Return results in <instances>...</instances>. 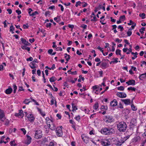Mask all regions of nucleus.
Wrapping results in <instances>:
<instances>
[{
  "mask_svg": "<svg viewBox=\"0 0 146 146\" xmlns=\"http://www.w3.org/2000/svg\"><path fill=\"white\" fill-rule=\"evenodd\" d=\"M117 129L120 132H124L126 130L127 126L125 122H121L117 124Z\"/></svg>",
  "mask_w": 146,
  "mask_h": 146,
  "instance_id": "nucleus-1",
  "label": "nucleus"
},
{
  "mask_svg": "<svg viewBox=\"0 0 146 146\" xmlns=\"http://www.w3.org/2000/svg\"><path fill=\"white\" fill-rule=\"evenodd\" d=\"M114 132V130L112 128L104 127L102 128L101 130V133L105 135L112 134Z\"/></svg>",
  "mask_w": 146,
  "mask_h": 146,
  "instance_id": "nucleus-2",
  "label": "nucleus"
},
{
  "mask_svg": "<svg viewBox=\"0 0 146 146\" xmlns=\"http://www.w3.org/2000/svg\"><path fill=\"white\" fill-rule=\"evenodd\" d=\"M47 118L46 119V121L47 124V126L49 128L52 130H54L55 129V126L53 124L52 121L51 120L49 119L47 122Z\"/></svg>",
  "mask_w": 146,
  "mask_h": 146,
  "instance_id": "nucleus-3",
  "label": "nucleus"
},
{
  "mask_svg": "<svg viewBox=\"0 0 146 146\" xmlns=\"http://www.w3.org/2000/svg\"><path fill=\"white\" fill-rule=\"evenodd\" d=\"M42 131L40 130H36L35 133V138L36 139L41 138L42 137Z\"/></svg>",
  "mask_w": 146,
  "mask_h": 146,
  "instance_id": "nucleus-4",
  "label": "nucleus"
},
{
  "mask_svg": "<svg viewBox=\"0 0 146 146\" xmlns=\"http://www.w3.org/2000/svg\"><path fill=\"white\" fill-rule=\"evenodd\" d=\"M62 126L60 127H57L56 128V135L58 137H61L63 135V132L62 130Z\"/></svg>",
  "mask_w": 146,
  "mask_h": 146,
  "instance_id": "nucleus-5",
  "label": "nucleus"
},
{
  "mask_svg": "<svg viewBox=\"0 0 146 146\" xmlns=\"http://www.w3.org/2000/svg\"><path fill=\"white\" fill-rule=\"evenodd\" d=\"M101 143L103 146H108L110 144V142H108L107 139L105 140L104 141L101 140Z\"/></svg>",
  "mask_w": 146,
  "mask_h": 146,
  "instance_id": "nucleus-6",
  "label": "nucleus"
},
{
  "mask_svg": "<svg viewBox=\"0 0 146 146\" xmlns=\"http://www.w3.org/2000/svg\"><path fill=\"white\" fill-rule=\"evenodd\" d=\"M117 96L121 98H125L127 95L125 93L123 92H118L116 94Z\"/></svg>",
  "mask_w": 146,
  "mask_h": 146,
  "instance_id": "nucleus-7",
  "label": "nucleus"
},
{
  "mask_svg": "<svg viewBox=\"0 0 146 146\" xmlns=\"http://www.w3.org/2000/svg\"><path fill=\"white\" fill-rule=\"evenodd\" d=\"M20 40L22 43L23 44L25 45V46H29L31 45L30 43L29 42L27 41L25 39L23 38H21Z\"/></svg>",
  "mask_w": 146,
  "mask_h": 146,
  "instance_id": "nucleus-8",
  "label": "nucleus"
},
{
  "mask_svg": "<svg viewBox=\"0 0 146 146\" xmlns=\"http://www.w3.org/2000/svg\"><path fill=\"white\" fill-rule=\"evenodd\" d=\"M106 119V122L110 123L113 121V117L112 116L109 115H107L105 116Z\"/></svg>",
  "mask_w": 146,
  "mask_h": 146,
  "instance_id": "nucleus-9",
  "label": "nucleus"
},
{
  "mask_svg": "<svg viewBox=\"0 0 146 146\" xmlns=\"http://www.w3.org/2000/svg\"><path fill=\"white\" fill-rule=\"evenodd\" d=\"M82 138L83 141L86 143H87L88 142L89 137L85 136L84 135H82Z\"/></svg>",
  "mask_w": 146,
  "mask_h": 146,
  "instance_id": "nucleus-10",
  "label": "nucleus"
},
{
  "mask_svg": "<svg viewBox=\"0 0 146 146\" xmlns=\"http://www.w3.org/2000/svg\"><path fill=\"white\" fill-rule=\"evenodd\" d=\"M121 101L123 102L126 105L130 104L131 103V100L129 99H121Z\"/></svg>",
  "mask_w": 146,
  "mask_h": 146,
  "instance_id": "nucleus-11",
  "label": "nucleus"
},
{
  "mask_svg": "<svg viewBox=\"0 0 146 146\" xmlns=\"http://www.w3.org/2000/svg\"><path fill=\"white\" fill-rule=\"evenodd\" d=\"M137 122L136 120L135 119H133L131 121L130 127L131 128H132L134 126L136 125Z\"/></svg>",
  "mask_w": 146,
  "mask_h": 146,
  "instance_id": "nucleus-12",
  "label": "nucleus"
},
{
  "mask_svg": "<svg viewBox=\"0 0 146 146\" xmlns=\"http://www.w3.org/2000/svg\"><path fill=\"white\" fill-rule=\"evenodd\" d=\"M124 141L122 139H120L117 141H116L115 143V145L117 146H120L122 144L124 143Z\"/></svg>",
  "mask_w": 146,
  "mask_h": 146,
  "instance_id": "nucleus-13",
  "label": "nucleus"
},
{
  "mask_svg": "<svg viewBox=\"0 0 146 146\" xmlns=\"http://www.w3.org/2000/svg\"><path fill=\"white\" fill-rule=\"evenodd\" d=\"M27 118L28 120L30 122H33L35 119V117H33V115L32 114H30L27 116Z\"/></svg>",
  "mask_w": 146,
  "mask_h": 146,
  "instance_id": "nucleus-14",
  "label": "nucleus"
},
{
  "mask_svg": "<svg viewBox=\"0 0 146 146\" xmlns=\"http://www.w3.org/2000/svg\"><path fill=\"white\" fill-rule=\"evenodd\" d=\"M126 84L128 85H135V81L133 80H130L126 82Z\"/></svg>",
  "mask_w": 146,
  "mask_h": 146,
  "instance_id": "nucleus-15",
  "label": "nucleus"
},
{
  "mask_svg": "<svg viewBox=\"0 0 146 146\" xmlns=\"http://www.w3.org/2000/svg\"><path fill=\"white\" fill-rule=\"evenodd\" d=\"M19 113H15V116L16 117H19V116H21L22 117L24 116V114L23 113V111L22 110H19Z\"/></svg>",
  "mask_w": 146,
  "mask_h": 146,
  "instance_id": "nucleus-16",
  "label": "nucleus"
},
{
  "mask_svg": "<svg viewBox=\"0 0 146 146\" xmlns=\"http://www.w3.org/2000/svg\"><path fill=\"white\" fill-rule=\"evenodd\" d=\"M117 105V102L116 100L115 99L113 100L110 102V105L113 107L116 106Z\"/></svg>",
  "mask_w": 146,
  "mask_h": 146,
  "instance_id": "nucleus-17",
  "label": "nucleus"
},
{
  "mask_svg": "<svg viewBox=\"0 0 146 146\" xmlns=\"http://www.w3.org/2000/svg\"><path fill=\"white\" fill-rule=\"evenodd\" d=\"M27 141L25 143L27 145H29L31 143L32 139L31 137L28 135H27Z\"/></svg>",
  "mask_w": 146,
  "mask_h": 146,
  "instance_id": "nucleus-18",
  "label": "nucleus"
},
{
  "mask_svg": "<svg viewBox=\"0 0 146 146\" xmlns=\"http://www.w3.org/2000/svg\"><path fill=\"white\" fill-rule=\"evenodd\" d=\"M13 91V89L11 88L10 87L8 89H6L5 91V93L7 94H10Z\"/></svg>",
  "mask_w": 146,
  "mask_h": 146,
  "instance_id": "nucleus-19",
  "label": "nucleus"
},
{
  "mask_svg": "<svg viewBox=\"0 0 146 146\" xmlns=\"http://www.w3.org/2000/svg\"><path fill=\"white\" fill-rule=\"evenodd\" d=\"M107 63L105 62H102L101 64V67L103 69L106 68L107 67Z\"/></svg>",
  "mask_w": 146,
  "mask_h": 146,
  "instance_id": "nucleus-20",
  "label": "nucleus"
},
{
  "mask_svg": "<svg viewBox=\"0 0 146 146\" xmlns=\"http://www.w3.org/2000/svg\"><path fill=\"white\" fill-rule=\"evenodd\" d=\"M15 30V28L13 27V25H12V24H11V25L10 27V32H12V33L13 34L14 33V32L13 31Z\"/></svg>",
  "mask_w": 146,
  "mask_h": 146,
  "instance_id": "nucleus-21",
  "label": "nucleus"
},
{
  "mask_svg": "<svg viewBox=\"0 0 146 146\" xmlns=\"http://www.w3.org/2000/svg\"><path fill=\"white\" fill-rule=\"evenodd\" d=\"M146 77V72L142 74H141L139 76V78L140 80H142L143 78Z\"/></svg>",
  "mask_w": 146,
  "mask_h": 146,
  "instance_id": "nucleus-22",
  "label": "nucleus"
},
{
  "mask_svg": "<svg viewBox=\"0 0 146 146\" xmlns=\"http://www.w3.org/2000/svg\"><path fill=\"white\" fill-rule=\"evenodd\" d=\"M64 58L66 59V61H68L70 59V56L66 53L64 54Z\"/></svg>",
  "mask_w": 146,
  "mask_h": 146,
  "instance_id": "nucleus-23",
  "label": "nucleus"
},
{
  "mask_svg": "<svg viewBox=\"0 0 146 146\" xmlns=\"http://www.w3.org/2000/svg\"><path fill=\"white\" fill-rule=\"evenodd\" d=\"M29 66L32 69H35L36 67L35 66V64L33 62H32L30 63V64H29Z\"/></svg>",
  "mask_w": 146,
  "mask_h": 146,
  "instance_id": "nucleus-24",
  "label": "nucleus"
},
{
  "mask_svg": "<svg viewBox=\"0 0 146 146\" xmlns=\"http://www.w3.org/2000/svg\"><path fill=\"white\" fill-rule=\"evenodd\" d=\"M30 99H26L23 102L27 104H29L31 102L29 101Z\"/></svg>",
  "mask_w": 146,
  "mask_h": 146,
  "instance_id": "nucleus-25",
  "label": "nucleus"
},
{
  "mask_svg": "<svg viewBox=\"0 0 146 146\" xmlns=\"http://www.w3.org/2000/svg\"><path fill=\"white\" fill-rule=\"evenodd\" d=\"M56 80V78L54 76H52L50 78L49 81L50 82H53Z\"/></svg>",
  "mask_w": 146,
  "mask_h": 146,
  "instance_id": "nucleus-26",
  "label": "nucleus"
},
{
  "mask_svg": "<svg viewBox=\"0 0 146 146\" xmlns=\"http://www.w3.org/2000/svg\"><path fill=\"white\" fill-rule=\"evenodd\" d=\"M72 111H75L76 110H77V107L74 105V104L73 103H72Z\"/></svg>",
  "mask_w": 146,
  "mask_h": 146,
  "instance_id": "nucleus-27",
  "label": "nucleus"
},
{
  "mask_svg": "<svg viewBox=\"0 0 146 146\" xmlns=\"http://www.w3.org/2000/svg\"><path fill=\"white\" fill-rule=\"evenodd\" d=\"M22 48L24 50H27L28 51L30 50V48L29 47H27V46H21Z\"/></svg>",
  "mask_w": 146,
  "mask_h": 146,
  "instance_id": "nucleus-28",
  "label": "nucleus"
},
{
  "mask_svg": "<svg viewBox=\"0 0 146 146\" xmlns=\"http://www.w3.org/2000/svg\"><path fill=\"white\" fill-rule=\"evenodd\" d=\"M10 144L12 146H15L17 145V144L15 143V140L11 141L10 142Z\"/></svg>",
  "mask_w": 146,
  "mask_h": 146,
  "instance_id": "nucleus-29",
  "label": "nucleus"
},
{
  "mask_svg": "<svg viewBox=\"0 0 146 146\" xmlns=\"http://www.w3.org/2000/svg\"><path fill=\"white\" fill-rule=\"evenodd\" d=\"M54 48H56V50L57 51L60 50V51H61L62 50V48L61 47H57L56 48L57 46H52Z\"/></svg>",
  "mask_w": 146,
  "mask_h": 146,
  "instance_id": "nucleus-30",
  "label": "nucleus"
},
{
  "mask_svg": "<svg viewBox=\"0 0 146 146\" xmlns=\"http://www.w3.org/2000/svg\"><path fill=\"white\" fill-rule=\"evenodd\" d=\"M51 98H52V100H51L50 101V103H51V105H52L54 103V101H55V100H54V98L52 96L51 97Z\"/></svg>",
  "mask_w": 146,
  "mask_h": 146,
  "instance_id": "nucleus-31",
  "label": "nucleus"
},
{
  "mask_svg": "<svg viewBox=\"0 0 146 146\" xmlns=\"http://www.w3.org/2000/svg\"><path fill=\"white\" fill-rule=\"evenodd\" d=\"M38 12L37 11H35V12L31 14H30V15L31 16L36 15L38 14Z\"/></svg>",
  "mask_w": 146,
  "mask_h": 146,
  "instance_id": "nucleus-32",
  "label": "nucleus"
},
{
  "mask_svg": "<svg viewBox=\"0 0 146 146\" xmlns=\"http://www.w3.org/2000/svg\"><path fill=\"white\" fill-rule=\"evenodd\" d=\"M127 90H131L135 91L136 90V88L133 87H130L128 88Z\"/></svg>",
  "mask_w": 146,
  "mask_h": 146,
  "instance_id": "nucleus-33",
  "label": "nucleus"
},
{
  "mask_svg": "<svg viewBox=\"0 0 146 146\" xmlns=\"http://www.w3.org/2000/svg\"><path fill=\"white\" fill-rule=\"evenodd\" d=\"M132 110L133 111H136L137 110V108L134 105L132 104L131 106Z\"/></svg>",
  "mask_w": 146,
  "mask_h": 146,
  "instance_id": "nucleus-34",
  "label": "nucleus"
},
{
  "mask_svg": "<svg viewBox=\"0 0 146 146\" xmlns=\"http://www.w3.org/2000/svg\"><path fill=\"white\" fill-rule=\"evenodd\" d=\"M98 107V103H96L94 106V110H97Z\"/></svg>",
  "mask_w": 146,
  "mask_h": 146,
  "instance_id": "nucleus-35",
  "label": "nucleus"
},
{
  "mask_svg": "<svg viewBox=\"0 0 146 146\" xmlns=\"http://www.w3.org/2000/svg\"><path fill=\"white\" fill-rule=\"evenodd\" d=\"M139 16L140 17H142V19H143L145 18V15L144 13H140Z\"/></svg>",
  "mask_w": 146,
  "mask_h": 146,
  "instance_id": "nucleus-36",
  "label": "nucleus"
},
{
  "mask_svg": "<svg viewBox=\"0 0 146 146\" xmlns=\"http://www.w3.org/2000/svg\"><path fill=\"white\" fill-rule=\"evenodd\" d=\"M117 89L119 90L123 91L124 90V88L123 86H121L117 88Z\"/></svg>",
  "mask_w": 146,
  "mask_h": 146,
  "instance_id": "nucleus-37",
  "label": "nucleus"
},
{
  "mask_svg": "<svg viewBox=\"0 0 146 146\" xmlns=\"http://www.w3.org/2000/svg\"><path fill=\"white\" fill-rule=\"evenodd\" d=\"M121 50H116L115 53L116 54H119L120 56H121V55L120 53Z\"/></svg>",
  "mask_w": 146,
  "mask_h": 146,
  "instance_id": "nucleus-38",
  "label": "nucleus"
},
{
  "mask_svg": "<svg viewBox=\"0 0 146 146\" xmlns=\"http://www.w3.org/2000/svg\"><path fill=\"white\" fill-rule=\"evenodd\" d=\"M13 92L14 93H15L16 92V90L17 89V87L14 84L13 85Z\"/></svg>",
  "mask_w": 146,
  "mask_h": 146,
  "instance_id": "nucleus-39",
  "label": "nucleus"
},
{
  "mask_svg": "<svg viewBox=\"0 0 146 146\" xmlns=\"http://www.w3.org/2000/svg\"><path fill=\"white\" fill-rule=\"evenodd\" d=\"M117 28L118 29H120V31H123L124 29L123 27L121 25H119L118 27Z\"/></svg>",
  "mask_w": 146,
  "mask_h": 146,
  "instance_id": "nucleus-40",
  "label": "nucleus"
},
{
  "mask_svg": "<svg viewBox=\"0 0 146 146\" xmlns=\"http://www.w3.org/2000/svg\"><path fill=\"white\" fill-rule=\"evenodd\" d=\"M81 3L80 1H78L76 2L75 5V6L76 7H77L78 5H80Z\"/></svg>",
  "mask_w": 146,
  "mask_h": 146,
  "instance_id": "nucleus-41",
  "label": "nucleus"
},
{
  "mask_svg": "<svg viewBox=\"0 0 146 146\" xmlns=\"http://www.w3.org/2000/svg\"><path fill=\"white\" fill-rule=\"evenodd\" d=\"M119 19L120 20H122V19L125 20V15H122L119 17Z\"/></svg>",
  "mask_w": 146,
  "mask_h": 146,
  "instance_id": "nucleus-42",
  "label": "nucleus"
},
{
  "mask_svg": "<svg viewBox=\"0 0 146 146\" xmlns=\"http://www.w3.org/2000/svg\"><path fill=\"white\" fill-rule=\"evenodd\" d=\"M75 119L76 120L79 121L80 120V117L79 115H78L77 116L75 117Z\"/></svg>",
  "mask_w": 146,
  "mask_h": 146,
  "instance_id": "nucleus-43",
  "label": "nucleus"
},
{
  "mask_svg": "<svg viewBox=\"0 0 146 146\" xmlns=\"http://www.w3.org/2000/svg\"><path fill=\"white\" fill-rule=\"evenodd\" d=\"M23 27L24 29H27L28 27L29 26L28 25V24L27 23L26 25L24 24L23 25Z\"/></svg>",
  "mask_w": 146,
  "mask_h": 146,
  "instance_id": "nucleus-44",
  "label": "nucleus"
},
{
  "mask_svg": "<svg viewBox=\"0 0 146 146\" xmlns=\"http://www.w3.org/2000/svg\"><path fill=\"white\" fill-rule=\"evenodd\" d=\"M80 27L85 29L87 28V26L86 25L83 24Z\"/></svg>",
  "mask_w": 146,
  "mask_h": 146,
  "instance_id": "nucleus-45",
  "label": "nucleus"
},
{
  "mask_svg": "<svg viewBox=\"0 0 146 146\" xmlns=\"http://www.w3.org/2000/svg\"><path fill=\"white\" fill-rule=\"evenodd\" d=\"M24 90L22 86H19L18 90L19 92H20L22 91H24Z\"/></svg>",
  "mask_w": 146,
  "mask_h": 146,
  "instance_id": "nucleus-46",
  "label": "nucleus"
},
{
  "mask_svg": "<svg viewBox=\"0 0 146 146\" xmlns=\"http://www.w3.org/2000/svg\"><path fill=\"white\" fill-rule=\"evenodd\" d=\"M10 123V121L8 119H7L5 121V125H8Z\"/></svg>",
  "mask_w": 146,
  "mask_h": 146,
  "instance_id": "nucleus-47",
  "label": "nucleus"
},
{
  "mask_svg": "<svg viewBox=\"0 0 146 146\" xmlns=\"http://www.w3.org/2000/svg\"><path fill=\"white\" fill-rule=\"evenodd\" d=\"M20 130H21L23 132L24 134V135L26 134V131L25 128H21L20 129Z\"/></svg>",
  "mask_w": 146,
  "mask_h": 146,
  "instance_id": "nucleus-48",
  "label": "nucleus"
},
{
  "mask_svg": "<svg viewBox=\"0 0 146 146\" xmlns=\"http://www.w3.org/2000/svg\"><path fill=\"white\" fill-rule=\"evenodd\" d=\"M132 32L131 31H128L127 32V34L128 36H130L132 34Z\"/></svg>",
  "mask_w": 146,
  "mask_h": 146,
  "instance_id": "nucleus-49",
  "label": "nucleus"
},
{
  "mask_svg": "<svg viewBox=\"0 0 146 146\" xmlns=\"http://www.w3.org/2000/svg\"><path fill=\"white\" fill-rule=\"evenodd\" d=\"M7 11L8 12V13L9 14H11L12 13V10L10 9H7Z\"/></svg>",
  "mask_w": 146,
  "mask_h": 146,
  "instance_id": "nucleus-50",
  "label": "nucleus"
},
{
  "mask_svg": "<svg viewBox=\"0 0 146 146\" xmlns=\"http://www.w3.org/2000/svg\"><path fill=\"white\" fill-rule=\"evenodd\" d=\"M124 42L125 43V44L124 46H126V44H127V45H129V43L128 42V40H127V39L125 40Z\"/></svg>",
  "mask_w": 146,
  "mask_h": 146,
  "instance_id": "nucleus-51",
  "label": "nucleus"
},
{
  "mask_svg": "<svg viewBox=\"0 0 146 146\" xmlns=\"http://www.w3.org/2000/svg\"><path fill=\"white\" fill-rule=\"evenodd\" d=\"M33 60V59L32 57H30L29 58H27V61H32Z\"/></svg>",
  "mask_w": 146,
  "mask_h": 146,
  "instance_id": "nucleus-52",
  "label": "nucleus"
},
{
  "mask_svg": "<svg viewBox=\"0 0 146 146\" xmlns=\"http://www.w3.org/2000/svg\"><path fill=\"white\" fill-rule=\"evenodd\" d=\"M102 5H99L98 7H96V9H98V10L100 9H102Z\"/></svg>",
  "mask_w": 146,
  "mask_h": 146,
  "instance_id": "nucleus-53",
  "label": "nucleus"
},
{
  "mask_svg": "<svg viewBox=\"0 0 146 146\" xmlns=\"http://www.w3.org/2000/svg\"><path fill=\"white\" fill-rule=\"evenodd\" d=\"M16 12L17 13L18 15H19L21 14V12L20 10H19V9L16 11Z\"/></svg>",
  "mask_w": 146,
  "mask_h": 146,
  "instance_id": "nucleus-54",
  "label": "nucleus"
},
{
  "mask_svg": "<svg viewBox=\"0 0 146 146\" xmlns=\"http://www.w3.org/2000/svg\"><path fill=\"white\" fill-rule=\"evenodd\" d=\"M107 108H108L107 106L105 107L104 106H102L101 108V109H104L105 110H107Z\"/></svg>",
  "mask_w": 146,
  "mask_h": 146,
  "instance_id": "nucleus-55",
  "label": "nucleus"
},
{
  "mask_svg": "<svg viewBox=\"0 0 146 146\" xmlns=\"http://www.w3.org/2000/svg\"><path fill=\"white\" fill-rule=\"evenodd\" d=\"M52 51H53V50L52 49H49L48 50V54H51L52 52Z\"/></svg>",
  "mask_w": 146,
  "mask_h": 146,
  "instance_id": "nucleus-56",
  "label": "nucleus"
},
{
  "mask_svg": "<svg viewBox=\"0 0 146 146\" xmlns=\"http://www.w3.org/2000/svg\"><path fill=\"white\" fill-rule=\"evenodd\" d=\"M134 24V23L131 20L129 21V23H127V24L129 25H130L131 24Z\"/></svg>",
  "mask_w": 146,
  "mask_h": 146,
  "instance_id": "nucleus-57",
  "label": "nucleus"
},
{
  "mask_svg": "<svg viewBox=\"0 0 146 146\" xmlns=\"http://www.w3.org/2000/svg\"><path fill=\"white\" fill-rule=\"evenodd\" d=\"M47 141V139L46 138H44L42 141V143H44Z\"/></svg>",
  "mask_w": 146,
  "mask_h": 146,
  "instance_id": "nucleus-58",
  "label": "nucleus"
},
{
  "mask_svg": "<svg viewBox=\"0 0 146 146\" xmlns=\"http://www.w3.org/2000/svg\"><path fill=\"white\" fill-rule=\"evenodd\" d=\"M51 24L50 23H47L46 26L47 27H50Z\"/></svg>",
  "mask_w": 146,
  "mask_h": 146,
  "instance_id": "nucleus-59",
  "label": "nucleus"
},
{
  "mask_svg": "<svg viewBox=\"0 0 146 146\" xmlns=\"http://www.w3.org/2000/svg\"><path fill=\"white\" fill-rule=\"evenodd\" d=\"M37 73L38 75L39 76H40V75L41 72L40 70H38L37 71Z\"/></svg>",
  "mask_w": 146,
  "mask_h": 146,
  "instance_id": "nucleus-60",
  "label": "nucleus"
},
{
  "mask_svg": "<svg viewBox=\"0 0 146 146\" xmlns=\"http://www.w3.org/2000/svg\"><path fill=\"white\" fill-rule=\"evenodd\" d=\"M54 143L52 141H51L49 145L48 146H54Z\"/></svg>",
  "mask_w": 146,
  "mask_h": 146,
  "instance_id": "nucleus-61",
  "label": "nucleus"
},
{
  "mask_svg": "<svg viewBox=\"0 0 146 146\" xmlns=\"http://www.w3.org/2000/svg\"><path fill=\"white\" fill-rule=\"evenodd\" d=\"M50 11H46L45 12V15L46 16H47L48 15H50Z\"/></svg>",
  "mask_w": 146,
  "mask_h": 146,
  "instance_id": "nucleus-62",
  "label": "nucleus"
},
{
  "mask_svg": "<svg viewBox=\"0 0 146 146\" xmlns=\"http://www.w3.org/2000/svg\"><path fill=\"white\" fill-rule=\"evenodd\" d=\"M40 113V114L43 116H44L45 115V114L44 113L43 111H41Z\"/></svg>",
  "mask_w": 146,
  "mask_h": 146,
  "instance_id": "nucleus-63",
  "label": "nucleus"
},
{
  "mask_svg": "<svg viewBox=\"0 0 146 146\" xmlns=\"http://www.w3.org/2000/svg\"><path fill=\"white\" fill-rule=\"evenodd\" d=\"M135 141H137L138 140L140 139V138L139 136H137L135 139Z\"/></svg>",
  "mask_w": 146,
  "mask_h": 146,
  "instance_id": "nucleus-64",
  "label": "nucleus"
}]
</instances>
